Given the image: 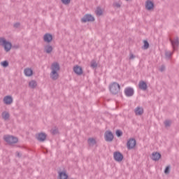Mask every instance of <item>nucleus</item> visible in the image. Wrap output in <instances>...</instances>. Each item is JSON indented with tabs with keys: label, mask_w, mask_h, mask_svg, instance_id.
<instances>
[{
	"label": "nucleus",
	"mask_w": 179,
	"mask_h": 179,
	"mask_svg": "<svg viewBox=\"0 0 179 179\" xmlns=\"http://www.w3.org/2000/svg\"><path fill=\"white\" fill-rule=\"evenodd\" d=\"M138 87L141 90H143L145 92L148 90V84L146 82L141 80L138 83Z\"/></svg>",
	"instance_id": "15"
},
{
	"label": "nucleus",
	"mask_w": 179,
	"mask_h": 179,
	"mask_svg": "<svg viewBox=\"0 0 179 179\" xmlns=\"http://www.w3.org/2000/svg\"><path fill=\"white\" fill-rule=\"evenodd\" d=\"M50 131L52 135H57L59 133L58 128L52 129Z\"/></svg>",
	"instance_id": "32"
},
{
	"label": "nucleus",
	"mask_w": 179,
	"mask_h": 179,
	"mask_svg": "<svg viewBox=\"0 0 179 179\" xmlns=\"http://www.w3.org/2000/svg\"><path fill=\"white\" fill-rule=\"evenodd\" d=\"M136 146V140L134 138H129L127 143V148L128 150L134 149Z\"/></svg>",
	"instance_id": "5"
},
{
	"label": "nucleus",
	"mask_w": 179,
	"mask_h": 179,
	"mask_svg": "<svg viewBox=\"0 0 179 179\" xmlns=\"http://www.w3.org/2000/svg\"><path fill=\"white\" fill-rule=\"evenodd\" d=\"M59 179H69V176H68V173H66V171H59Z\"/></svg>",
	"instance_id": "17"
},
{
	"label": "nucleus",
	"mask_w": 179,
	"mask_h": 179,
	"mask_svg": "<svg viewBox=\"0 0 179 179\" xmlns=\"http://www.w3.org/2000/svg\"><path fill=\"white\" fill-rule=\"evenodd\" d=\"M173 54H174V50L171 52L170 51H166L165 52V57L166 59H170L171 58Z\"/></svg>",
	"instance_id": "24"
},
{
	"label": "nucleus",
	"mask_w": 179,
	"mask_h": 179,
	"mask_svg": "<svg viewBox=\"0 0 179 179\" xmlns=\"http://www.w3.org/2000/svg\"><path fill=\"white\" fill-rule=\"evenodd\" d=\"M87 142H88L89 145H94L97 143V142L96 141V139H94L93 138H88Z\"/></svg>",
	"instance_id": "25"
},
{
	"label": "nucleus",
	"mask_w": 179,
	"mask_h": 179,
	"mask_svg": "<svg viewBox=\"0 0 179 179\" xmlns=\"http://www.w3.org/2000/svg\"><path fill=\"white\" fill-rule=\"evenodd\" d=\"M113 6L115 8H121V4H120L119 3H113Z\"/></svg>",
	"instance_id": "37"
},
{
	"label": "nucleus",
	"mask_w": 179,
	"mask_h": 179,
	"mask_svg": "<svg viewBox=\"0 0 179 179\" xmlns=\"http://www.w3.org/2000/svg\"><path fill=\"white\" fill-rule=\"evenodd\" d=\"M116 136H117V138H121V136H122V131L117 129L116 130Z\"/></svg>",
	"instance_id": "31"
},
{
	"label": "nucleus",
	"mask_w": 179,
	"mask_h": 179,
	"mask_svg": "<svg viewBox=\"0 0 179 179\" xmlns=\"http://www.w3.org/2000/svg\"><path fill=\"white\" fill-rule=\"evenodd\" d=\"M134 58H135V55H134V54H131L129 57V59H134Z\"/></svg>",
	"instance_id": "39"
},
{
	"label": "nucleus",
	"mask_w": 179,
	"mask_h": 179,
	"mask_svg": "<svg viewBox=\"0 0 179 179\" xmlns=\"http://www.w3.org/2000/svg\"><path fill=\"white\" fill-rule=\"evenodd\" d=\"M1 117H2L3 120H5L6 121V120H9L10 115L8 113V112L3 111L1 113Z\"/></svg>",
	"instance_id": "21"
},
{
	"label": "nucleus",
	"mask_w": 179,
	"mask_h": 179,
	"mask_svg": "<svg viewBox=\"0 0 179 179\" xmlns=\"http://www.w3.org/2000/svg\"><path fill=\"white\" fill-rule=\"evenodd\" d=\"M0 46L3 47L6 52H9V51L12 50V47L13 48H15L16 50L19 48V45H14L13 46H12V43L7 41L3 37H0Z\"/></svg>",
	"instance_id": "1"
},
{
	"label": "nucleus",
	"mask_w": 179,
	"mask_h": 179,
	"mask_svg": "<svg viewBox=\"0 0 179 179\" xmlns=\"http://www.w3.org/2000/svg\"><path fill=\"white\" fill-rule=\"evenodd\" d=\"M24 73L25 75V76H28V77H30V76H33V70L31 69H25L24 70Z\"/></svg>",
	"instance_id": "20"
},
{
	"label": "nucleus",
	"mask_w": 179,
	"mask_h": 179,
	"mask_svg": "<svg viewBox=\"0 0 179 179\" xmlns=\"http://www.w3.org/2000/svg\"><path fill=\"white\" fill-rule=\"evenodd\" d=\"M155 8V3L150 0H147L145 2V9L147 10H152Z\"/></svg>",
	"instance_id": "13"
},
{
	"label": "nucleus",
	"mask_w": 179,
	"mask_h": 179,
	"mask_svg": "<svg viewBox=\"0 0 179 179\" xmlns=\"http://www.w3.org/2000/svg\"><path fill=\"white\" fill-rule=\"evenodd\" d=\"M43 40L45 43H51L52 41V35L51 34H45L43 36Z\"/></svg>",
	"instance_id": "18"
},
{
	"label": "nucleus",
	"mask_w": 179,
	"mask_h": 179,
	"mask_svg": "<svg viewBox=\"0 0 179 179\" xmlns=\"http://www.w3.org/2000/svg\"><path fill=\"white\" fill-rule=\"evenodd\" d=\"M104 138L106 142H113L114 140V134L111 131H106L104 134Z\"/></svg>",
	"instance_id": "7"
},
{
	"label": "nucleus",
	"mask_w": 179,
	"mask_h": 179,
	"mask_svg": "<svg viewBox=\"0 0 179 179\" xmlns=\"http://www.w3.org/2000/svg\"><path fill=\"white\" fill-rule=\"evenodd\" d=\"M160 72H164L166 71V66L164 65H162L159 69Z\"/></svg>",
	"instance_id": "36"
},
{
	"label": "nucleus",
	"mask_w": 179,
	"mask_h": 179,
	"mask_svg": "<svg viewBox=\"0 0 179 179\" xmlns=\"http://www.w3.org/2000/svg\"><path fill=\"white\" fill-rule=\"evenodd\" d=\"M36 138L39 142H44L47 139V134L45 133H38L36 134Z\"/></svg>",
	"instance_id": "11"
},
{
	"label": "nucleus",
	"mask_w": 179,
	"mask_h": 179,
	"mask_svg": "<svg viewBox=\"0 0 179 179\" xmlns=\"http://www.w3.org/2000/svg\"><path fill=\"white\" fill-rule=\"evenodd\" d=\"M1 65L3 68H8L9 66V62L7 60L3 61L1 62Z\"/></svg>",
	"instance_id": "28"
},
{
	"label": "nucleus",
	"mask_w": 179,
	"mask_h": 179,
	"mask_svg": "<svg viewBox=\"0 0 179 179\" xmlns=\"http://www.w3.org/2000/svg\"><path fill=\"white\" fill-rule=\"evenodd\" d=\"M134 113L136 115H142L143 114V108L138 106L135 108Z\"/></svg>",
	"instance_id": "19"
},
{
	"label": "nucleus",
	"mask_w": 179,
	"mask_h": 179,
	"mask_svg": "<svg viewBox=\"0 0 179 179\" xmlns=\"http://www.w3.org/2000/svg\"><path fill=\"white\" fill-rule=\"evenodd\" d=\"M95 13L97 16H101L103 15V10H101V8L97 7Z\"/></svg>",
	"instance_id": "26"
},
{
	"label": "nucleus",
	"mask_w": 179,
	"mask_h": 179,
	"mask_svg": "<svg viewBox=\"0 0 179 179\" xmlns=\"http://www.w3.org/2000/svg\"><path fill=\"white\" fill-rule=\"evenodd\" d=\"M94 17L92 14H85L83 18H81L82 23H87V22H94Z\"/></svg>",
	"instance_id": "6"
},
{
	"label": "nucleus",
	"mask_w": 179,
	"mask_h": 179,
	"mask_svg": "<svg viewBox=\"0 0 179 179\" xmlns=\"http://www.w3.org/2000/svg\"><path fill=\"white\" fill-rule=\"evenodd\" d=\"M3 139L5 142L7 143H9L10 145H12L13 143H17V137H15L13 136H5L3 137Z\"/></svg>",
	"instance_id": "4"
},
{
	"label": "nucleus",
	"mask_w": 179,
	"mask_h": 179,
	"mask_svg": "<svg viewBox=\"0 0 179 179\" xmlns=\"http://www.w3.org/2000/svg\"><path fill=\"white\" fill-rule=\"evenodd\" d=\"M113 159L115 162H121L124 160V155L120 152L116 151L113 153Z\"/></svg>",
	"instance_id": "9"
},
{
	"label": "nucleus",
	"mask_w": 179,
	"mask_h": 179,
	"mask_svg": "<svg viewBox=\"0 0 179 179\" xmlns=\"http://www.w3.org/2000/svg\"><path fill=\"white\" fill-rule=\"evenodd\" d=\"M45 52L46 54H51L52 52V46L48 45L45 47Z\"/></svg>",
	"instance_id": "23"
},
{
	"label": "nucleus",
	"mask_w": 179,
	"mask_h": 179,
	"mask_svg": "<svg viewBox=\"0 0 179 179\" xmlns=\"http://www.w3.org/2000/svg\"><path fill=\"white\" fill-rule=\"evenodd\" d=\"M169 41L171 43L173 50L177 51V50H178V47H179V38L176 37V38L175 40L169 38Z\"/></svg>",
	"instance_id": "8"
},
{
	"label": "nucleus",
	"mask_w": 179,
	"mask_h": 179,
	"mask_svg": "<svg viewBox=\"0 0 179 179\" xmlns=\"http://www.w3.org/2000/svg\"><path fill=\"white\" fill-rule=\"evenodd\" d=\"M62 2L64 5H69V3H71V0H62Z\"/></svg>",
	"instance_id": "34"
},
{
	"label": "nucleus",
	"mask_w": 179,
	"mask_h": 179,
	"mask_svg": "<svg viewBox=\"0 0 179 179\" xmlns=\"http://www.w3.org/2000/svg\"><path fill=\"white\" fill-rule=\"evenodd\" d=\"M164 124L166 128L171 126V122L170 120H165Z\"/></svg>",
	"instance_id": "33"
},
{
	"label": "nucleus",
	"mask_w": 179,
	"mask_h": 179,
	"mask_svg": "<svg viewBox=\"0 0 179 179\" xmlns=\"http://www.w3.org/2000/svg\"><path fill=\"white\" fill-rule=\"evenodd\" d=\"M13 27L15 29H19L20 27V22H16L13 24Z\"/></svg>",
	"instance_id": "35"
},
{
	"label": "nucleus",
	"mask_w": 179,
	"mask_h": 179,
	"mask_svg": "<svg viewBox=\"0 0 179 179\" xmlns=\"http://www.w3.org/2000/svg\"><path fill=\"white\" fill-rule=\"evenodd\" d=\"M170 169H171V166L168 165L164 169V174H170Z\"/></svg>",
	"instance_id": "29"
},
{
	"label": "nucleus",
	"mask_w": 179,
	"mask_h": 179,
	"mask_svg": "<svg viewBox=\"0 0 179 179\" xmlns=\"http://www.w3.org/2000/svg\"><path fill=\"white\" fill-rule=\"evenodd\" d=\"M16 156L17 157H22V154L20 153V152H16Z\"/></svg>",
	"instance_id": "38"
},
{
	"label": "nucleus",
	"mask_w": 179,
	"mask_h": 179,
	"mask_svg": "<svg viewBox=\"0 0 179 179\" xmlns=\"http://www.w3.org/2000/svg\"><path fill=\"white\" fill-rule=\"evenodd\" d=\"M126 1H129V0H126Z\"/></svg>",
	"instance_id": "40"
},
{
	"label": "nucleus",
	"mask_w": 179,
	"mask_h": 179,
	"mask_svg": "<svg viewBox=\"0 0 179 179\" xmlns=\"http://www.w3.org/2000/svg\"><path fill=\"white\" fill-rule=\"evenodd\" d=\"M3 103L4 104L9 106L11 103H13V98H12V96H6L3 98Z\"/></svg>",
	"instance_id": "16"
},
{
	"label": "nucleus",
	"mask_w": 179,
	"mask_h": 179,
	"mask_svg": "<svg viewBox=\"0 0 179 179\" xmlns=\"http://www.w3.org/2000/svg\"><path fill=\"white\" fill-rule=\"evenodd\" d=\"M50 69L52 70V72L50 73L51 79H52V80H57V79L59 78V74H58V71L61 69L59 64L58 62H54L51 65Z\"/></svg>",
	"instance_id": "2"
},
{
	"label": "nucleus",
	"mask_w": 179,
	"mask_h": 179,
	"mask_svg": "<svg viewBox=\"0 0 179 179\" xmlns=\"http://www.w3.org/2000/svg\"><path fill=\"white\" fill-rule=\"evenodd\" d=\"M90 66H91V68H93V69H94L95 68L97 67V62H96L95 60H92L91 62Z\"/></svg>",
	"instance_id": "30"
},
{
	"label": "nucleus",
	"mask_w": 179,
	"mask_h": 179,
	"mask_svg": "<svg viewBox=\"0 0 179 179\" xmlns=\"http://www.w3.org/2000/svg\"><path fill=\"white\" fill-rule=\"evenodd\" d=\"M73 72L76 75H78V76H80V75H83V69L80 66H75L73 67Z\"/></svg>",
	"instance_id": "12"
},
{
	"label": "nucleus",
	"mask_w": 179,
	"mask_h": 179,
	"mask_svg": "<svg viewBox=\"0 0 179 179\" xmlns=\"http://www.w3.org/2000/svg\"><path fill=\"white\" fill-rule=\"evenodd\" d=\"M29 86L31 87V89H36V87H37V82L32 80L29 83Z\"/></svg>",
	"instance_id": "22"
},
{
	"label": "nucleus",
	"mask_w": 179,
	"mask_h": 179,
	"mask_svg": "<svg viewBox=\"0 0 179 179\" xmlns=\"http://www.w3.org/2000/svg\"><path fill=\"white\" fill-rule=\"evenodd\" d=\"M143 46L142 47L143 50H148L149 48V42L147 40L143 41Z\"/></svg>",
	"instance_id": "27"
},
{
	"label": "nucleus",
	"mask_w": 179,
	"mask_h": 179,
	"mask_svg": "<svg viewBox=\"0 0 179 179\" xmlns=\"http://www.w3.org/2000/svg\"><path fill=\"white\" fill-rule=\"evenodd\" d=\"M124 94L127 97H132L135 94V91L134 88L128 87L124 89Z\"/></svg>",
	"instance_id": "10"
},
{
	"label": "nucleus",
	"mask_w": 179,
	"mask_h": 179,
	"mask_svg": "<svg viewBox=\"0 0 179 179\" xmlns=\"http://www.w3.org/2000/svg\"><path fill=\"white\" fill-rule=\"evenodd\" d=\"M109 90L111 94L115 96L120 93L121 90V86L117 82H113L109 85Z\"/></svg>",
	"instance_id": "3"
},
{
	"label": "nucleus",
	"mask_w": 179,
	"mask_h": 179,
	"mask_svg": "<svg viewBox=\"0 0 179 179\" xmlns=\"http://www.w3.org/2000/svg\"><path fill=\"white\" fill-rule=\"evenodd\" d=\"M161 158H162V154H160V152H152V157H151L152 160H154V162H157L160 160Z\"/></svg>",
	"instance_id": "14"
}]
</instances>
